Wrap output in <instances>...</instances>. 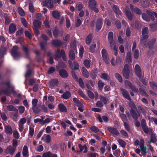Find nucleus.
Segmentation results:
<instances>
[{"label": "nucleus", "mask_w": 157, "mask_h": 157, "mask_svg": "<svg viewBox=\"0 0 157 157\" xmlns=\"http://www.w3.org/2000/svg\"><path fill=\"white\" fill-rule=\"evenodd\" d=\"M98 85L99 90H102L104 85V83L101 80H99L98 82Z\"/></svg>", "instance_id": "obj_42"}, {"label": "nucleus", "mask_w": 157, "mask_h": 157, "mask_svg": "<svg viewBox=\"0 0 157 157\" xmlns=\"http://www.w3.org/2000/svg\"><path fill=\"white\" fill-rule=\"evenodd\" d=\"M98 3L95 0H89L88 2V5L89 8L90 9L96 7Z\"/></svg>", "instance_id": "obj_18"}, {"label": "nucleus", "mask_w": 157, "mask_h": 157, "mask_svg": "<svg viewBox=\"0 0 157 157\" xmlns=\"http://www.w3.org/2000/svg\"><path fill=\"white\" fill-rule=\"evenodd\" d=\"M4 85H6L8 87V89L12 88L10 90L11 92L9 91L8 89H3L0 91V95L2 93H3L4 94L8 96H9L11 94V93L13 94H16V92L13 89L14 88L11 86L10 82V80H8L6 82L0 81V86H2Z\"/></svg>", "instance_id": "obj_1"}, {"label": "nucleus", "mask_w": 157, "mask_h": 157, "mask_svg": "<svg viewBox=\"0 0 157 157\" xmlns=\"http://www.w3.org/2000/svg\"><path fill=\"white\" fill-rule=\"evenodd\" d=\"M73 64L74 65V67L72 66L71 69L76 70H78L79 69V66L78 63L75 61L74 62Z\"/></svg>", "instance_id": "obj_50"}, {"label": "nucleus", "mask_w": 157, "mask_h": 157, "mask_svg": "<svg viewBox=\"0 0 157 157\" xmlns=\"http://www.w3.org/2000/svg\"><path fill=\"white\" fill-rule=\"evenodd\" d=\"M129 71H123V74L124 76L127 79L129 78Z\"/></svg>", "instance_id": "obj_45"}, {"label": "nucleus", "mask_w": 157, "mask_h": 157, "mask_svg": "<svg viewBox=\"0 0 157 157\" xmlns=\"http://www.w3.org/2000/svg\"><path fill=\"white\" fill-rule=\"evenodd\" d=\"M135 71L136 75L139 78L142 76L141 68L138 64H136L135 67Z\"/></svg>", "instance_id": "obj_9"}, {"label": "nucleus", "mask_w": 157, "mask_h": 157, "mask_svg": "<svg viewBox=\"0 0 157 157\" xmlns=\"http://www.w3.org/2000/svg\"><path fill=\"white\" fill-rule=\"evenodd\" d=\"M7 109L9 111H15L17 110V109L12 105H9L7 106Z\"/></svg>", "instance_id": "obj_56"}, {"label": "nucleus", "mask_w": 157, "mask_h": 157, "mask_svg": "<svg viewBox=\"0 0 157 157\" xmlns=\"http://www.w3.org/2000/svg\"><path fill=\"white\" fill-rule=\"evenodd\" d=\"M113 34L112 32H109L108 36V40L110 44H111L113 42Z\"/></svg>", "instance_id": "obj_26"}, {"label": "nucleus", "mask_w": 157, "mask_h": 157, "mask_svg": "<svg viewBox=\"0 0 157 157\" xmlns=\"http://www.w3.org/2000/svg\"><path fill=\"white\" fill-rule=\"evenodd\" d=\"M84 51V49L83 47L82 46L79 49V57L81 58L82 57Z\"/></svg>", "instance_id": "obj_63"}, {"label": "nucleus", "mask_w": 157, "mask_h": 157, "mask_svg": "<svg viewBox=\"0 0 157 157\" xmlns=\"http://www.w3.org/2000/svg\"><path fill=\"white\" fill-rule=\"evenodd\" d=\"M42 22L38 19H35L33 22V27L40 28L41 27Z\"/></svg>", "instance_id": "obj_24"}, {"label": "nucleus", "mask_w": 157, "mask_h": 157, "mask_svg": "<svg viewBox=\"0 0 157 157\" xmlns=\"http://www.w3.org/2000/svg\"><path fill=\"white\" fill-rule=\"evenodd\" d=\"M101 78L106 80H108L109 78V76L106 73H102L100 76Z\"/></svg>", "instance_id": "obj_52"}, {"label": "nucleus", "mask_w": 157, "mask_h": 157, "mask_svg": "<svg viewBox=\"0 0 157 157\" xmlns=\"http://www.w3.org/2000/svg\"><path fill=\"white\" fill-rule=\"evenodd\" d=\"M143 130L146 133L150 135L153 133V132L151 128H143Z\"/></svg>", "instance_id": "obj_47"}, {"label": "nucleus", "mask_w": 157, "mask_h": 157, "mask_svg": "<svg viewBox=\"0 0 157 157\" xmlns=\"http://www.w3.org/2000/svg\"><path fill=\"white\" fill-rule=\"evenodd\" d=\"M73 101L74 103H75L77 106H81V103L80 101L76 98H73Z\"/></svg>", "instance_id": "obj_54"}, {"label": "nucleus", "mask_w": 157, "mask_h": 157, "mask_svg": "<svg viewBox=\"0 0 157 157\" xmlns=\"http://www.w3.org/2000/svg\"><path fill=\"white\" fill-rule=\"evenodd\" d=\"M22 48L23 51L25 53V58L29 59L30 58V54L28 47L24 45H22Z\"/></svg>", "instance_id": "obj_12"}, {"label": "nucleus", "mask_w": 157, "mask_h": 157, "mask_svg": "<svg viewBox=\"0 0 157 157\" xmlns=\"http://www.w3.org/2000/svg\"><path fill=\"white\" fill-rule=\"evenodd\" d=\"M47 44L46 41H42L40 42V45L42 50L46 51L45 46Z\"/></svg>", "instance_id": "obj_40"}, {"label": "nucleus", "mask_w": 157, "mask_h": 157, "mask_svg": "<svg viewBox=\"0 0 157 157\" xmlns=\"http://www.w3.org/2000/svg\"><path fill=\"white\" fill-rule=\"evenodd\" d=\"M138 108L140 113L143 114H145L146 113V112L145 109L142 105H139Z\"/></svg>", "instance_id": "obj_39"}, {"label": "nucleus", "mask_w": 157, "mask_h": 157, "mask_svg": "<svg viewBox=\"0 0 157 157\" xmlns=\"http://www.w3.org/2000/svg\"><path fill=\"white\" fill-rule=\"evenodd\" d=\"M52 44L54 46L58 47L63 44V43L60 40L55 39L52 41Z\"/></svg>", "instance_id": "obj_13"}, {"label": "nucleus", "mask_w": 157, "mask_h": 157, "mask_svg": "<svg viewBox=\"0 0 157 157\" xmlns=\"http://www.w3.org/2000/svg\"><path fill=\"white\" fill-rule=\"evenodd\" d=\"M25 36L28 37L29 39H32V36L28 31H25Z\"/></svg>", "instance_id": "obj_64"}, {"label": "nucleus", "mask_w": 157, "mask_h": 157, "mask_svg": "<svg viewBox=\"0 0 157 157\" xmlns=\"http://www.w3.org/2000/svg\"><path fill=\"white\" fill-rule=\"evenodd\" d=\"M58 108H59L60 111L62 112H67V109L64 105L63 104L60 103L58 105Z\"/></svg>", "instance_id": "obj_23"}, {"label": "nucleus", "mask_w": 157, "mask_h": 157, "mask_svg": "<svg viewBox=\"0 0 157 157\" xmlns=\"http://www.w3.org/2000/svg\"><path fill=\"white\" fill-rule=\"evenodd\" d=\"M101 55L103 60L107 64H108L109 63V55L106 50L103 48L101 51Z\"/></svg>", "instance_id": "obj_4"}, {"label": "nucleus", "mask_w": 157, "mask_h": 157, "mask_svg": "<svg viewBox=\"0 0 157 157\" xmlns=\"http://www.w3.org/2000/svg\"><path fill=\"white\" fill-rule=\"evenodd\" d=\"M71 96V93L68 91H67L63 93L62 96V98L65 99H68Z\"/></svg>", "instance_id": "obj_27"}, {"label": "nucleus", "mask_w": 157, "mask_h": 157, "mask_svg": "<svg viewBox=\"0 0 157 157\" xmlns=\"http://www.w3.org/2000/svg\"><path fill=\"white\" fill-rule=\"evenodd\" d=\"M91 62L90 60L85 59L84 61L83 64L86 67L88 68L90 66Z\"/></svg>", "instance_id": "obj_33"}, {"label": "nucleus", "mask_w": 157, "mask_h": 157, "mask_svg": "<svg viewBox=\"0 0 157 157\" xmlns=\"http://www.w3.org/2000/svg\"><path fill=\"white\" fill-rule=\"evenodd\" d=\"M126 62L129 63L131 61V54L130 52H128L126 56Z\"/></svg>", "instance_id": "obj_43"}, {"label": "nucleus", "mask_w": 157, "mask_h": 157, "mask_svg": "<svg viewBox=\"0 0 157 157\" xmlns=\"http://www.w3.org/2000/svg\"><path fill=\"white\" fill-rule=\"evenodd\" d=\"M112 8L114 12L117 14H119L121 13V11L119 10L118 7L115 5H113Z\"/></svg>", "instance_id": "obj_38"}, {"label": "nucleus", "mask_w": 157, "mask_h": 157, "mask_svg": "<svg viewBox=\"0 0 157 157\" xmlns=\"http://www.w3.org/2000/svg\"><path fill=\"white\" fill-rule=\"evenodd\" d=\"M99 98L100 100L102 101L104 104L106 105L107 104L108 100L105 97H104L102 95H100L99 97Z\"/></svg>", "instance_id": "obj_51"}, {"label": "nucleus", "mask_w": 157, "mask_h": 157, "mask_svg": "<svg viewBox=\"0 0 157 157\" xmlns=\"http://www.w3.org/2000/svg\"><path fill=\"white\" fill-rule=\"evenodd\" d=\"M98 72V71L96 69H94L91 72L90 76L91 78L93 79L96 78L97 76V74Z\"/></svg>", "instance_id": "obj_31"}, {"label": "nucleus", "mask_w": 157, "mask_h": 157, "mask_svg": "<svg viewBox=\"0 0 157 157\" xmlns=\"http://www.w3.org/2000/svg\"><path fill=\"white\" fill-rule=\"evenodd\" d=\"M21 22L23 25L25 27L27 28L28 27V22L26 21V19L24 18H22L21 19Z\"/></svg>", "instance_id": "obj_58"}, {"label": "nucleus", "mask_w": 157, "mask_h": 157, "mask_svg": "<svg viewBox=\"0 0 157 157\" xmlns=\"http://www.w3.org/2000/svg\"><path fill=\"white\" fill-rule=\"evenodd\" d=\"M17 30L16 26L14 23H11L9 27V32L10 34H13Z\"/></svg>", "instance_id": "obj_11"}, {"label": "nucleus", "mask_w": 157, "mask_h": 157, "mask_svg": "<svg viewBox=\"0 0 157 157\" xmlns=\"http://www.w3.org/2000/svg\"><path fill=\"white\" fill-rule=\"evenodd\" d=\"M103 20L102 18H98L96 21V29L97 31H99L102 27L103 25Z\"/></svg>", "instance_id": "obj_7"}, {"label": "nucleus", "mask_w": 157, "mask_h": 157, "mask_svg": "<svg viewBox=\"0 0 157 157\" xmlns=\"http://www.w3.org/2000/svg\"><path fill=\"white\" fill-rule=\"evenodd\" d=\"M151 135V140L148 141L149 144L151 143H155L157 141L155 134L152 133Z\"/></svg>", "instance_id": "obj_29"}, {"label": "nucleus", "mask_w": 157, "mask_h": 157, "mask_svg": "<svg viewBox=\"0 0 157 157\" xmlns=\"http://www.w3.org/2000/svg\"><path fill=\"white\" fill-rule=\"evenodd\" d=\"M140 81L144 85L147 86L148 84L147 81L144 78V77H141L139 78Z\"/></svg>", "instance_id": "obj_55"}, {"label": "nucleus", "mask_w": 157, "mask_h": 157, "mask_svg": "<svg viewBox=\"0 0 157 157\" xmlns=\"http://www.w3.org/2000/svg\"><path fill=\"white\" fill-rule=\"evenodd\" d=\"M56 69L54 67H51L49 68L47 73L48 74H52L54 73Z\"/></svg>", "instance_id": "obj_57"}, {"label": "nucleus", "mask_w": 157, "mask_h": 157, "mask_svg": "<svg viewBox=\"0 0 157 157\" xmlns=\"http://www.w3.org/2000/svg\"><path fill=\"white\" fill-rule=\"evenodd\" d=\"M65 53L64 50L63 49H61V51L58 49L57 50V54L55 55V58H60L62 56L65 55Z\"/></svg>", "instance_id": "obj_15"}, {"label": "nucleus", "mask_w": 157, "mask_h": 157, "mask_svg": "<svg viewBox=\"0 0 157 157\" xmlns=\"http://www.w3.org/2000/svg\"><path fill=\"white\" fill-rule=\"evenodd\" d=\"M52 15L53 17L56 19L59 20L60 18V13L58 11H53L52 13Z\"/></svg>", "instance_id": "obj_21"}, {"label": "nucleus", "mask_w": 157, "mask_h": 157, "mask_svg": "<svg viewBox=\"0 0 157 157\" xmlns=\"http://www.w3.org/2000/svg\"><path fill=\"white\" fill-rule=\"evenodd\" d=\"M28 150L27 147L26 146H24L23 147L22 151V154L23 156H26L28 154Z\"/></svg>", "instance_id": "obj_48"}, {"label": "nucleus", "mask_w": 157, "mask_h": 157, "mask_svg": "<svg viewBox=\"0 0 157 157\" xmlns=\"http://www.w3.org/2000/svg\"><path fill=\"white\" fill-rule=\"evenodd\" d=\"M43 6L48 8H52L53 7L54 3L52 0H45L42 2Z\"/></svg>", "instance_id": "obj_6"}, {"label": "nucleus", "mask_w": 157, "mask_h": 157, "mask_svg": "<svg viewBox=\"0 0 157 157\" xmlns=\"http://www.w3.org/2000/svg\"><path fill=\"white\" fill-rule=\"evenodd\" d=\"M121 91L122 92V95L125 98L129 101L131 100L129 94L126 90L122 88L121 89Z\"/></svg>", "instance_id": "obj_14"}, {"label": "nucleus", "mask_w": 157, "mask_h": 157, "mask_svg": "<svg viewBox=\"0 0 157 157\" xmlns=\"http://www.w3.org/2000/svg\"><path fill=\"white\" fill-rule=\"evenodd\" d=\"M26 67L27 70L25 75V77H29L31 75L32 73V70L31 68L30 65L29 64H28L26 65Z\"/></svg>", "instance_id": "obj_22"}, {"label": "nucleus", "mask_w": 157, "mask_h": 157, "mask_svg": "<svg viewBox=\"0 0 157 157\" xmlns=\"http://www.w3.org/2000/svg\"><path fill=\"white\" fill-rule=\"evenodd\" d=\"M19 48L18 46H14L11 51V54L13 56L14 59L17 60L20 59L21 56L20 52H18Z\"/></svg>", "instance_id": "obj_3"}, {"label": "nucleus", "mask_w": 157, "mask_h": 157, "mask_svg": "<svg viewBox=\"0 0 157 157\" xmlns=\"http://www.w3.org/2000/svg\"><path fill=\"white\" fill-rule=\"evenodd\" d=\"M130 113L131 116L135 120H137L139 117L138 114L135 109H130Z\"/></svg>", "instance_id": "obj_17"}, {"label": "nucleus", "mask_w": 157, "mask_h": 157, "mask_svg": "<svg viewBox=\"0 0 157 157\" xmlns=\"http://www.w3.org/2000/svg\"><path fill=\"white\" fill-rule=\"evenodd\" d=\"M4 17L5 19V24L6 25H8L11 22V21L8 17V14L6 13L4 14Z\"/></svg>", "instance_id": "obj_35"}, {"label": "nucleus", "mask_w": 157, "mask_h": 157, "mask_svg": "<svg viewBox=\"0 0 157 157\" xmlns=\"http://www.w3.org/2000/svg\"><path fill=\"white\" fill-rule=\"evenodd\" d=\"M156 41V38H153L149 42L148 44V47L149 49H151L153 48V46Z\"/></svg>", "instance_id": "obj_30"}, {"label": "nucleus", "mask_w": 157, "mask_h": 157, "mask_svg": "<svg viewBox=\"0 0 157 157\" xmlns=\"http://www.w3.org/2000/svg\"><path fill=\"white\" fill-rule=\"evenodd\" d=\"M152 15L151 11L147 10L146 11V13H143L142 14V17L144 21L147 22H149L151 20L154 21L155 18Z\"/></svg>", "instance_id": "obj_2"}, {"label": "nucleus", "mask_w": 157, "mask_h": 157, "mask_svg": "<svg viewBox=\"0 0 157 157\" xmlns=\"http://www.w3.org/2000/svg\"><path fill=\"white\" fill-rule=\"evenodd\" d=\"M125 84L126 86H128L130 89L135 93H138L139 92L138 90L135 85H133L132 83L128 80L125 81Z\"/></svg>", "instance_id": "obj_5"}, {"label": "nucleus", "mask_w": 157, "mask_h": 157, "mask_svg": "<svg viewBox=\"0 0 157 157\" xmlns=\"http://www.w3.org/2000/svg\"><path fill=\"white\" fill-rule=\"evenodd\" d=\"M115 76L119 82L120 83H122L123 82L122 77L120 74L117 73H115Z\"/></svg>", "instance_id": "obj_46"}, {"label": "nucleus", "mask_w": 157, "mask_h": 157, "mask_svg": "<svg viewBox=\"0 0 157 157\" xmlns=\"http://www.w3.org/2000/svg\"><path fill=\"white\" fill-rule=\"evenodd\" d=\"M17 10L21 16H24L25 15V13L21 7H18L17 8Z\"/></svg>", "instance_id": "obj_49"}, {"label": "nucleus", "mask_w": 157, "mask_h": 157, "mask_svg": "<svg viewBox=\"0 0 157 157\" xmlns=\"http://www.w3.org/2000/svg\"><path fill=\"white\" fill-rule=\"evenodd\" d=\"M108 131L113 134L118 135L119 132L116 129V128H108Z\"/></svg>", "instance_id": "obj_32"}, {"label": "nucleus", "mask_w": 157, "mask_h": 157, "mask_svg": "<svg viewBox=\"0 0 157 157\" xmlns=\"http://www.w3.org/2000/svg\"><path fill=\"white\" fill-rule=\"evenodd\" d=\"M69 56L71 60H74L75 59V54L73 50H71L70 51L69 53Z\"/></svg>", "instance_id": "obj_36"}, {"label": "nucleus", "mask_w": 157, "mask_h": 157, "mask_svg": "<svg viewBox=\"0 0 157 157\" xmlns=\"http://www.w3.org/2000/svg\"><path fill=\"white\" fill-rule=\"evenodd\" d=\"M137 14L139 15L142 14L141 10L137 7H135L134 9V11Z\"/></svg>", "instance_id": "obj_62"}, {"label": "nucleus", "mask_w": 157, "mask_h": 157, "mask_svg": "<svg viewBox=\"0 0 157 157\" xmlns=\"http://www.w3.org/2000/svg\"><path fill=\"white\" fill-rule=\"evenodd\" d=\"M125 14L127 18L130 21L133 19V15L129 8L126 9L125 11Z\"/></svg>", "instance_id": "obj_16"}, {"label": "nucleus", "mask_w": 157, "mask_h": 157, "mask_svg": "<svg viewBox=\"0 0 157 157\" xmlns=\"http://www.w3.org/2000/svg\"><path fill=\"white\" fill-rule=\"evenodd\" d=\"M6 49L3 46L0 47V56L1 57H3L5 54Z\"/></svg>", "instance_id": "obj_41"}, {"label": "nucleus", "mask_w": 157, "mask_h": 157, "mask_svg": "<svg viewBox=\"0 0 157 157\" xmlns=\"http://www.w3.org/2000/svg\"><path fill=\"white\" fill-rule=\"evenodd\" d=\"M81 72L83 75L86 78H87L89 77V72L84 67H82Z\"/></svg>", "instance_id": "obj_20"}, {"label": "nucleus", "mask_w": 157, "mask_h": 157, "mask_svg": "<svg viewBox=\"0 0 157 157\" xmlns=\"http://www.w3.org/2000/svg\"><path fill=\"white\" fill-rule=\"evenodd\" d=\"M78 147L80 149V151L81 152L84 150V153H85L87 151V148L85 145L82 146L80 144H78Z\"/></svg>", "instance_id": "obj_34"}, {"label": "nucleus", "mask_w": 157, "mask_h": 157, "mask_svg": "<svg viewBox=\"0 0 157 157\" xmlns=\"http://www.w3.org/2000/svg\"><path fill=\"white\" fill-rule=\"evenodd\" d=\"M32 110L35 114H38L41 111L40 108L37 106L32 107Z\"/></svg>", "instance_id": "obj_37"}, {"label": "nucleus", "mask_w": 157, "mask_h": 157, "mask_svg": "<svg viewBox=\"0 0 157 157\" xmlns=\"http://www.w3.org/2000/svg\"><path fill=\"white\" fill-rule=\"evenodd\" d=\"M140 148L142 155H145L146 153L148 152L147 148L143 144H140Z\"/></svg>", "instance_id": "obj_25"}, {"label": "nucleus", "mask_w": 157, "mask_h": 157, "mask_svg": "<svg viewBox=\"0 0 157 157\" xmlns=\"http://www.w3.org/2000/svg\"><path fill=\"white\" fill-rule=\"evenodd\" d=\"M59 75L61 77L64 78H67L69 75L66 70L64 69H62L59 70Z\"/></svg>", "instance_id": "obj_10"}, {"label": "nucleus", "mask_w": 157, "mask_h": 157, "mask_svg": "<svg viewBox=\"0 0 157 157\" xmlns=\"http://www.w3.org/2000/svg\"><path fill=\"white\" fill-rule=\"evenodd\" d=\"M118 142L121 146L123 148L125 147L126 145L125 142L121 139L118 140Z\"/></svg>", "instance_id": "obj_53"}, {"label": "nucleus", "mask_w": 157, "mask_h": 157, "mask_svg": "<svg viewBox=\"0 0 157 157\" xmlns=\"http://www.w3.org/2000/svg\"><path fill=\"white\" fill-rule=\"evenodd\" d=\"M58 80L56 79H53L49 82L48 84L52 89H54L55 86H57L59 84Z\"/></svg>", "instance_id": "obj_8"}, {"label": "nucleus", "mask_w": 157, "mask_h": 157, "mask_svg": "<svg viewBox=\"0 0 157 157\" xmlns=\"http://www.w3.org/2000/svg\"><path fill=\"white\" fill-rule=\"evenodd\" d=\"M93 34L90 33L87 36L86 39V42L87 44H90L93 38Z\"/></svg>", "instance_id": "obj_19"}, {"label": "nucleus", "mask_w": 157, "mask_h": 157, "mask_svg": "<svg viewBox=\"0 0 157 157\" xmlns=\"http://www.w3.org/2000/svg\"><path fill=\"white\" fill-rule=\"evenodd\" d=\"M76 81L79 83V85L82 88L84 89L85 88L83 80L81 78H80Z\"/></svg>", "instance_id": "obj_44"}, {"label": "nucleus", "mask_w": 157, "mask_h": 157, "mask_svg": "<svg viewBox=\"0 0 157 157\" xmlns=\"http://www.w3.org/2000/svg\"><path fill=\"white\" fill-rule=\"evenodd\" d=\"M139 51L138 50L136 49L134 51V53H133V56L136 59H137L138 58L139 56Z\"/></svg>", "instance_id": "obj_60"}, {"label": "nucleus", "mask_w": 157, "mask_h": 157, "mask_svg": "<svg viewBox=\"0 0 157 157\" xmlns=\"http://www.w3.org/2000/svg\"><path fill=\"white\" fill-rule=\"evenodd\" d=\"M15 149L12 147H8L5 151V152L7 154H9L11 155L13 154L14 152Z\"/></svg>", "instance_id": "obj_28"}, {"label": "nucleus", "mask_w": 157, "mask_h": 157, "mask_svg": "<svg viewBox=\"0 0 157 157\" xmlns=\"http://www.w3.org/2000/svg\"><path fill=\"white\" fill-rule=\"evenodd\" d=\"M96 44H92L91 45L89 50L90 51L91 53H94V52L95 48L96 47Z\"/></svg>", "instance_id": "obj_61"}, {"label": "nucleus", "mask_w": 157, "mask_h": 157, "mask_svg": "<svg viewBox=\"0 0 157 157\" xmlns=\"http://www.w3.org/2000/svg\"><path fill=\"white\" fill-rule=\"evenodd\" d=\"M72 76L73 78L76 81L79 79L76 74L75 72L73 71H72L71 72Z\"/></svg>", "instance_id": "obj_59"}]
</instances>
